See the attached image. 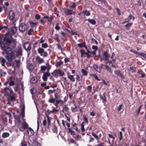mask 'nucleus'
Listing matches in <instances>:
<instances>
[{"mask_svg": "<svg viewBox=\"0 0 146 146\" xmlns=\"http://www.w3.org/2000/svg\"><path fill=\"white\" fill-rule=\"evenodd\" d=\"M54 98H51L49 99L48 101H50L51 100H55L58 99L60 98L59 96L58 95V94L56 92H55L54 93Z\"/></svg>", "mask_w": 146, "mask_h": 146, "instance_id": "19", "label": "nucleus"}, {"mask_svg": "<svg viewBox=\"0 0 146 146\" xmlns=\"http://www.w3.org/2000/svg\"><path fill=\"white\" fill-rule=\"evenodd\" d=\"M127 23H128L125 26V27L127 29H128V27H131L133 24V23L132 22L129 23L128 22Z\"/></svg>", "mask_w": 146, "mask_h": 146, "instance_id": "41", "label": "nucleus"}, {"mask_svg": "<svg viewBox=\"0 0 146 146\" xmlns=\"http://www.w3.org/2000/svg\"><path fill=\"white\" fill-rule=\"evenodd\" d=\"M37 78L36 77L34 76L31 78L30 82L32 84L36 83L37 81Z\"/></svg>", "mask_w": 146, "mask_h": 146, "instance_id": "25", "label": "nucleus"}, {"mask_svg": "<svg viewBox=\"0 0 146 146\" xmlns=\"http://www.w3.org/2000/svg\"><path fill=\"white\" fill-rule=\"evenodd\" d=\"M14 94L10 95L8 96V99L12 102H14L16 100V98L14 96Z\"/></svg>", "mask_w": 146, "mask_h": 146, "instance_id": "17", "label": "nucleus"}, {"mask_svg": "<svg viewBox=\"0 0 146 146\" xmlns=\"http://www.w3.org/2000/svg\"><path fill=\"white\" fill-rule=\"evenodd\" d=\"M99 96L100 99L102 100V103L104 104H105L107 101L106 93L104 92L102 95L101 93H100L99 94Z\"/></svg>", "mask_w": 146, "mask_h": 146, "instance_id": "7", "label": "nucleus"}, {"mask_svg": "<svg viewBox=\"0 0 146 146\" xmlns=\"http://www.w3.org/2000/svg\"><path fill=\"white\" fill-rule=\"evenodd\" d=\"M25 105L24 104L23 105L21 109L20 115L23 118L25 116Z\"/></svg>", "mask_w": 146, "mask_h": 146, "instance_id": "16", "label": "nucleus"}, {"mask_svg": "<svg viewBox=\"0 0 146 146\" xmlns=\"http://www.w3.org/2000/svg\"><path fill=\"white\" fill-rule=\"evenodd\" d=\"M14 117L15 119L17 120H19V119H20L21 118V116L20 115H14Z\"/></svg>", "mask_w": 146, "mask_h": 146, "instance_id": "50", "label": "nucleus"}, {"mask_svg": "<svg viewBox=\"0 0 146 146\" xmlns=\"http://www.w3.org/2000/svg\"><path fill=\"white\" fill-rule=\"evenodd\" d=\"M62 78L64 79V82H66L67 84H69V83L68 82V80L66 79V77H62Z\"/></svg>", "mask_w": 146, "mask_h": 146, "instance_id": "64", "label": "nucleus"}, {"mask_svg": "<svg viewBox=\"0 0 146 146\" xmlns=\"http://www.w3.org/2000/svg\"><path fill=\"white\" fill-rule=\"evenodd\" d=\"M92 86V85H89L88 86L86 87V89L89 93L91 92Z\"/></svg>", "mask_w": 146, "mask_h": 146, "instance_id": "36", "label": "nucleus"}, {"mask_svg": "<svg viewBox=\"0 0 146 146\" xmlns=\"http://www.w3.org/2000/svg\"><path fill=\"white\" fill-rule=\"evenodd\" d=\"M92 49L94 50L97 51L98 50V47L95 45H93L92 46Z\"/></svg>", "mask_w": 146, "mask_h": 146, "instance_id": "60", "label": "nucleus"}, {"mask_svg": "<svg viewBox=\"0 0 146 146\" xmlns=\"http://www.w3.org/2000/svg\"><path fill=\"white\" fill-rule=\"evenodd\" d=\"M36 61L39 63H42L44 61V60L41 58L39 56H37L36 58Z\"/></svg>", "mask_w": 146, "mask_h": 146, "instance_id": "22", "label": "nucleus"}, {"mask_svg": "<svg viewBox=\"0 0 146 146\" xmlns=\"http://www.w3.org/2000/svg\"><path fill=\"white\" fill-rule=\"evenodd\" d=\"M69 110V108L66 105H65L63 107V110H64L65 111H68Z\"/></svg>", "mask_w": 146, "mask_h": 146, "instance_id": "59", "label": "nucleus"}, {"mask_svg": "<svg viewBox=\"0 0 146 146\" xmlns=\"http://www.w3.org/2000/svg\"><path fill=\"white\" fill-rule=\"evenodd\" d=\"M77 45L80 48H82L83 47H84L85 48H87V46L86 44V42L85 40H84V41L82 43L78 44Z\"/></svg>", "mask_w": 146, "mask_h": 146, "instance_id": "20", "label": "nucleus"}, {"mask_svg": "<svg viewBox=\"0 0 146 146\" xmlns=\"http://www.w3.org/2000/svg\"><path fill=\"white\" fill-rule=\"evenodd\" d=\"M15 62L16 63V67H19L20 65V62L19 60H15Z\"/></svg>", "mask_w": 146, "mask_h": 146, "instance_id": "58", "label": "nucleus"}, {"mask_svg": "<svg viewBox=\"0 0 146 146\" xmlns=\"http://www.w3.org/2000/svg\"><path fill=\"white\" fill-rule=\"evenodd\" d=\"M71 4L72 5H70L69 6V7L70 8H72L73 9L75 8L76 6L75 3L72 2Z\"/></svg>", "mask_w": 146, "mask_h": 146, "instance_id": "48", "label": "nucleus"}, {"mask_svg": "<svg viewBox=\"0 0 146 146\" xmlns=\"http://www.w3.org/2000/svg\"><path fill=\"white\" fill-rule=\"evenodd\" d=\"M136 68L135 67V66H131L130 67V70L132 71V72L133 73L134 72H135Z\"/></svg>", "mask_w": 146, "mask_h": 146, "instance_id": "49", "label": "nucleus"}, {"mask_svg": "<svg viewBox=\"0 0 146 146\" xmlns=\"http://www.w3.org/2000/svg\"><path fill=\"white\" fill-rule=\"evenodd\" d=\"M9 84L10 86H13L15 85V82L11 80L10 81Z\"/></svg>", "mask_w": 146, "mask_h": 146, "instance_id": "62", "label": "nucleus"}, {"mask_svg": "<svg viewBox=\"0 0 146 146\" xmlns=\"http://www.w3.org/2000/svg\"><path fill=\"white\" fill-rule=\"evenodd\" d=\"M10 135L9 133L8 132H4L2 135V137L5 138L8 137Z\"/></svg>", "mask_w": 146, "mask_h": 146, "instance_id": "30", "label": "nucleus"}, {"mask_svg": "<svg viewBox=\"0 0 146 146\" xmlns=\"http://www.w3.org/2000/svg\"><path fill=\"white\" fill-rule=\"evenodd\" d=\"M41 16L40 15L38 14H36L35 15V19L36 20H39L40 19Z\"/></svg>", "mask_w": 146, "mask_h": 146, "instance_id": "54", "label": "nucleus"}, {"mask_svg": "<svg viewBox=\"0 0 146 146\" xmlns=\"http://www.w3.org/2000/svg\"><path fill=\"white\" fill-rule=\"evenodd\" d=\"M60 73V69L58 70H54L53 72L52 73V75L54 77L57 78L59 74Z\"/></svg>", "mask_w": 146, "mask_h": 146, "instance_id": "15", "label": "nucleus"}, {"mask_svg": "<svg viewBox=\"0 0 146 146\" xmlns=\"http://www.w3.org/2000/svg\"><path fill=\"white\" fill-rule=\"evenodd\" d=\"M22 126L23 128L25 129H28V128L29 125L25 121L22 123Z\"/></svg>", "mask_w": 146, "mask_h": 146, "instance_id": "23", "label": "nucleus"}, {"mask_svg": "<svg viewBox=\"0 0 146 146\" xmlns=\"http://www.w3.org/2000/svg\"><path fill=\"white\" fill-rule=\"evenodd\" d=\"M77 107L75 104H74L73 106L71 107V110L72 112H74L77 111Z\"/></svg>", "mask_w": 146, "mask_h": 146, "instance_id": "40", "label": "nucleus"}, {"mask_svg": "<svg viewBox=\"0 0 146 146\" xmlns=\"http://www.w3.org/2000/svg\"><path fill=\"white\" fill-rule=\"evenodd\" d=\"M72 128L74 129H75L76 131L78 132H80V130H78L77 126H76V127H73Z\"/></svg>", "mask_w": 146, "mask_h": 146, "instance_id": "63", "label": "nucleus"}, {"mask_svg": "<svg viewBox=\"0 0 146 146\" xmlns=\"http://www.w3.org/2000/svg\"><path fill=\"white\" fill-rule=\"evenodd\" d=\"M5 92L7 95L8 96L10 95L15 94L9 86L5 87L4 88Z\"/></svg>", "mask_w": 146, "mask_h": 146, "instance_id": "4", "label": "nucleus"}, {"mask_svg": "<svg viewBox=\"0 0 146 146\" xmlns=\"http://www.w3.org/2000/svg\"><path fill=\"white\" fill-rule=\"evenodd\" d=\"M27 29V26L24 23H22L20 24L19 26V31L21 33H23Z\"/></svg>", "mask_w": 146, "mask_h": 146, "instance_id": "3", "label": "nucleus"}, {"mask_svg": "<svg viewBox=\"0 0 146 146\" xmlns=\"http://www.w3.org/2000/svg\"><path fill=\"white\" fill-rule=\"evenodd\" d=\"M93 67L97 72V70H98V67L97 64H94L93 65Z\"/></svg>", "mask_w": 146, "mask_h": 146, "instance_id": "47", "label": "nucleus"}, {"mask_svg": "<svg viewBox=\"0 0 146 146\" xmlns=\"http://www.w3.org/2000/svg\"><path fill=\"white\" fill-rule=\"evenodd\" d=\"M64 11L65 14L67 15H73L75 13V12L73 11L72 10L68 9H65Z\"/></svg>", "mask_w": 146, "mask_h": 146, "instance_id": "12", "label": "nucleus"}, {"mask_svg": "<svg viewBox=\"0 0 146 146\" xmlns=\"http://www.w3.org/2000/svg\"><path fill=\"white\" fill-rule=\"evenodd\" d=\"M41 46L42 48H39L37 49L38 53L40 54V56H42L43 57H46L48 55L47 52L45 51L44 49L42 48H46L48 47V45L46 43H43L42 44Z\"/></svg>", "mask_w": 146, "mask_h": 146, "instance_id": "1", "label": "nucleus"}, {"mask_svg": "<svg viewBox=\"0 0 146 146\" xmlns=\"http://www.w3.org/2000/svg\"><path fill=\"white\" fill-rule=\"evenodd\" d=\"M83 120L87 124L88 123V118L86 116L84 115L83 116Z\"/></svg>", "mask_w": 146, "mask_h": 146, "instance_id": "45", "label": "nucleus"}, {"mask_svg": "<svg viewBox=\"0 0 146 146\" xmlns=\"http://www.w3.org/2000/svg\"><path fill=\"white\" fill-rule=\"evenodd\" d=\"M65 30L69 33H71L72 35H77V32H74L71 29V28L70 26H66L65 28Z\"/></svg>", "mask_w": 146, "mask_h": 146, "instance_id": "8", "label": "nucleus"}, {"mask_svg": "<svg viewBox=\"0 0 146 146\" xmlns=\"http://www.w3.org/2000/svg\"><path fill=\"white\" fill-rule=\"evenodd\" d=\"M48 102L50 103L53 104L54 106H56V108L57 109L58 107V105L59 106H61L63 104V101L62 100L57 99L55 100H51L48 101Z\"/></svg>", "mask_w": 146, "mask_h": 146, "instance_id": "2", "label": "nucleus"}, {"mask_svg": "<svg viewBox=\"0 0 146 146\" xmlns=\"http://www.w3.org/2000/svg\"><path fill=\"white\" fill-rule=\"evenodd\" d=\"M22 55V52L21 48H18L17 51V56H19Z\"/></svg>", "mask_w": 146, "mask_h": 146, "instance_id": "27", "label": "nucleus"}, {"mask_svg": "<svg viewBox=\"0 0 146 146\" xmlns=\"http://www.w3.org/2000/svg\"><path fill=\"white\" fill-rule=\"evenodd\" d=\"M86 20L88 21L92 25H95L96 23V21L92 19L89 18L88 19H86Z\"/></svg>", "mask_w": 146, "mask_h": 146, "instance_id": "26", "label": "nucleus"}, {"mask_svg": "<svg viewBox=\"0 0 146 146\" xmlns=\"http://www.w3.org/2000/svg\"><path fill=\"white\" fill-rule=\"evenodd\" d=\"M114 72L116 75L120 77L121 79H124L125 78V77L123 74H122V72L120 71L115 70Z\"/></svg>", "mask_w": 146, "mask_h": 146, "instance_id": "10", "label": "nucleus"}, {"mask_svg": "<svg viewBox=\"0 0 146 146\" xmlns=\"http://www.w3.org/2000/svg\"><path fill=\"white\" fill-rule=\"evenodd\" d=\"M59 24L57 23L56 24V26H55V29L56 30H58L60 29V27L59 26Z\"/></svg>", "mask_w": 146, "mask_h": 146, "instance_id": "55", "label": "nucleus"}, {"mask_svg": "<svg viewBox=\"0 0 146 146\" xmlns=\"http://www.w3.org/2000/svg\"><path fill=\"white\" fill-rule=\"evenodd\" d=\"M63 62L60 60L58 62H57L56 64V66L57 67H60L62 64H63Z\"/></svg>", "mask_w": 146, "mask_h": 146, "instance_id": "33", "label": "nucleus"}, {"mask_svg": "<svg viewBox=\"0 0 146 146\" xmlns=\"http://www.w3.org/2000/svg\"><path fill=\"white\" fill-rule=\"evenodd\" d=\"M43 19H48V21L49 23H51L52 21L53 18L51 17H49L48 16L46 15L44 16L43 17Z\"/></svg>", "mask_w": 146, "mask_h": 146, "instance_id": "28", "label": "nucleus"}, {"mask_svg": "<svg viewBox=\"0 0 146 146\" xmlns=\"http://www.w3.org/2000/svg\"><path fill=\"white\" fill-rule=\"evenodd\" d=\"M46 115L47 118V121L48 122V125H49L50 123V117H49L48 115L46 114Z\"/></svg>", "mask_w": 146, "mask_h": 146, "instance_id": "57", "label": "nucleus"}, {"mask_svg": "<svg viewBox=\"0 0 146 146\" xmlns=\"http://www.w3.org/2000/svg\"><path fill=\"white\" fill-rule=\"evenodd\" d=\"M66 125L68 127V132L70 133L71 135H75V132L74 131L72 130V128H70V124L69 123H68L67 122H66Z\"/></svg>", "mask_w": 146, "mask_h": 146, "instance_id": "13", "label": "nucleus"}, {"mask_svg": "<svg viewBox=\"0 0 146 146\" xmlns=\"http://www.w3.org/2000/svg\"><path fill=\"white\" fill-rule=\"evenodd\" d=\"M102 56L104 58V60L106 61L108 60L110 57V55L107 51H104L102 53Z\"/></svg>", "mask_w": 146, "mask_h": 146, "instance_id": "11", "label": "nucleus"}, {"mask_svg": "<svg viewBox=\"0 0 146 146\" xmlns=\"http://www.w3.org/2000/svg\"><path fill=\"white\" fill-rule=\"evenodd\" d=\"M81 72L82 73L84 76H87L88 75V72L84 69H82L81 70Z\"/></svg>", "mask_w": 146, "mask_h": 146, "instance_id": "35", "label": "nucleus"}, {"mask_svg": "<svg viewBox=\"0 0 146 146\" xmlns=\"http://www.w3.org/2000/svg\"><path fill=\"white\" fill-rule=\"evenodd\" d=\"M24 48L27 51H30L31 49V42L30 41L25 42L23 44Z\"/></svg>", "mask_w": 146, "mask_h": 146, "instance_id": "5", "label": "nucleus"}, {"mask_svg": "<svg viewBox=\"0 0 146 146\" xmlns=\"http://www.w3.org/2000/svg\"><path fill=\"white\" fill-rule=\"evenodd\" d=\"M30 92L32 95L35 94L36 92V90L34 88H33L30 90Z\"/></svg>", "mask_w": 146, "mask_h": 146, "instance_id": "38", "label": "nucleus"}, {"mask_svg": "<svg viewBox=\"0 0 146 146\" xmlns=\"http://www.w3.org/2000/svg\"><path fill=\"white\" fill-rule=\"evenodd\" d=\"M90 77H93L96 80H97L98 81H100V80L98 78L96 74H90Z\"/></svg>", "mask_w": 146, "mask_h": 146, "instance_id": "32", "label": "nucleus"}, {"mask_svg": "<svg viewBox=\"0 0 146 146\" xmlns=\"http://www.w3.org/2000/svg\"><path fill=\"white\" fill-rule=\"evenodd\" d=\"M21 144L22 146H27V142L24 140L22 141Z\"/></svg>", "mask_w": 146, "mask_h": 146, "instance_id": "52", "label": "nucleus"}, {"mask_svg": "<svg viewBox=\"0 0 146 146\" xmlns=\"http://www.w3.org/2000/svg\"><path fill=\"white\" fill-rule=\"evenodd\" d=\"M82 12L84 13L86 16H89L91 15L90 11H88L87 10H84L82 11Z\"/></svg>", "mask_w": 146, "mask_h": 146, "instance_id": "31", "label": "nucleus"}, {"mask_svg": "<svg viewBox=\"0 0 146 146\" xmlns=\"http://www.w3.org/2000/svg\"><path fill=\"white\" fill-rule=\"evenodd\" d=\"M34 30L32 28L30 29L28 31V35H32L33 32Z\"/></svg>", "mask_w": 146, "mask_h": 146, "instance_id": "44", "label": "nucleus"}, {"mask_svg": "<svg viewBox=\"0 0 146 146\" xmlns=\"http://www.w3.org/2000/svg\"><path fill=\"white\" fill-rule=\"evenodd\" d=\"M105 69L108 71L109 72L111 73H112L113 71L111 70V68L107 64L105 65Z\"/></svg>", "mask_w": 146, "mask_h": 146, "instance_id": "29", "label": "nucleus"}, {"mask_svg": "<svg viewBox=\"0 0 146 146\" xmlns=\"http://www.w3.org/2000/svg\"><path fill=\"white\" fill-rule=\"evenodd\" d=\"M9 19L11 20L15 18V13L14 12L12 11H10L9 14Z\"/></svg>", "mask_w": 146, "mask_h": 146, "instance_id": "21", "label": "nucleus"}, {"mask_svg": "<svg viewBox=\"0 0 146 146\" xmlns=\"http://www.w3.org/2000/svg\"><path fill=\"white\" fill-rule=\"evenodd\" d=\"M50 75V73L44 72V73L43 76L42 77V79L44 81H46L47 80V77H49Z\"/></svg>", "mask_w": 146, "mask_h": 146, "instance_id": "14", "label": "nucleus"}, {"mask_svg": "<svg viewBox=\"0 0 146 146\" xmlns=\"http://www.w3.org/2000/svg\"><path fill=\"white\" fill-rule=\"evenodd\" d=\"M76 79L77 82H80L81 81V79L80 78L79 75L78 74L76 75Z\"/></svg>", "mask_w": 146, "mask_h": 146, "instance_id": "53", "label": "nucleus"}, {"mask_svg": "<svg viewBox=\"0 0 146 146\" xmlns=\"http://www.w3.org/2000/svg\"><path fill=\"white\" fill-rule=\"evenodd\" d=\"M0 74L1 76H5L6 74V72H4L2 69H0Z\"/></svg>", "mask_w": 146, "mask_h": 146, "instance_id": "42", "label": "nucleus"}, {"mask_svg": "<svg viewBox=\"0 0 146 146\" xmlns=\"http://www.w3.org/2000/svg\"><path fill=\"white\" fill-rule=\"evenodd\" d=\"M119 133L120 135V137L119 138V139L120 141H121L123 139V137L122 136V133L121 131H120Z\"/></svg>", "mask_w": 146, "mask_h": 146, "instance_id": "61", "label": "nucleus"}, {"mask_svg": "<svg viewBox=\"0 0 146 146\" xmlns=\"http://www.w3.org/2000/svg\"><path fill=\"white\" fill-rule=\"evenodd\" d=\"M46 69V67L45 66H41L40 71L42 73H44V71Z\"/></svg>", "mask_w": 146, "mask_h": 146, "instance_id": "37", "label": "nucleus"}, {"mask_svg": "<svg viewBox=\"0 0 146 146\" xmlns=\"http://www.w3.org/2000/svg\"><path fill=\"white\" fill-rule=\"evenodd\" d=\"M67 76L68 78L70 79L71 81L74 82L75 81V79L74 76L70 75L68 73L67 74Z\"/></svg>", "mask_w": 146, "mask_h": 146, "instance_id": "24", "label": "nucleus"}, {"mask_svg": "<svg viewBox=\"0 0 146 146\" xmlns=\"http://www.w3.org/2000/svg\"><path fill=\"white\" fill-rule=\"evenodd\" d=\"M80 52L81 54V57H86L85 55H86V57L87 58L89 59L92 56L90 54H88L87 52H86L85 50H84L80 49Z\"/></svg>", "mask_w": 146, "mask_h": 146, "instance_id": "6", "label": "nucleus"}, {"mask_svg": "<svg viewBox=\"0 0 146 146\" xmlns=\"http://www.w3.org/2000/svg\"><path fill=\"white\" fill-rule=\"evenodd\" d=\"M29 23L31 27L33 28L37 25L38 22L34 23L33 21H30L29 22Z\"/></svg>", "mask_w": 146, "mask_h": 146, "instance_id": "34", "label": "nucleus"}, {"mask_svg": "<svg viewBox=\"0 0 146 146\" xmlns=\"http://www.w3.org/2000/svg\"><path fill=\"white\" fill-rule=\"evenodd\" d=\"M6 60L5 58L2 57H0V62H6Z\"/></svg>", "mask_w": 146, "mask_h": 146, "instance_id": "56", "label": "nucleus"}, {"mask_svg": "<svg viewBox=\"0 0 146 146\" xmlns=\"http://www.w3.org/2000/svg\"><path fill=\"white\" fill-rule=\"evenodd\" d=\"M123 108V104H121L120 105H119L117 108V110L118 111H119L122 109V108Z\"/></svg>", "mask_w": 146, "mask_h": 146, "instance_id": "43", "label": "nucleus"}, {"mask_svg": "<svg viewBox=\"0 0 146 146\" xmlns=\"http://www.w3.org/2000/svg\"><path fill=\"white\" fill-rule=\"evenodd\" d=\"M55 89L53 90H49L48 92V95L53 93L55 92Z\"/></svg>", "mask_w": 146, "mask_h": 146, "instance_id": "51", "label": "nucleus"}, {"mask_svg": "<svg viewBox=\"0 0 146 146\" xmlns=\"http://www.w3.org/2000/svg\"><path fill=\"white\" fill-rule=\"evenodd\" d=\"M27 131L28 133V135L29 137L32 136L34 133V131L31 127L28 128Z\"/></svg>", "mask_w": 146, "mask_h": 146, "instance_id": "18", "label": "nucleus"}, {"mask_svg": "<svg viewBox=\"0 0 146 146\" xmlns=\"http://www.w3.org/2000/svg\"><path fill=\"white\" fill-rule=\"evenodd\" d=\"M46 65L47 66L46 67L47 72L46 73H49V71L51 68V66L50 65L49 63H47L46 64Z\"/></svg>", "mask_w": 146, "mask_h": 146, "instance_id": "39", "label": "nucleus"}, {"mask_svg": "<svg viewBox=\"0 0 146 146\" xmlns=\"http://www.w3.org/2000/svg\"><path fill=\"white\" fill-rule=\"evenodd\" d=\"M92 136L94 137V138L96 139L97 140H99V138L98 135H96L93 132H92Z\"/></svg>", "mask_w": 146, "mask_h": 146, "instance_id": "46", "label": "nucleus"}, {"mask_svg": "<svg viewBox=\"0 0 146 146\" xmlns=\"http://www.w3.org/2000/svg\"><path fill=\"white\" fill-rule=\"evenodd\" d=\"M129 51L131 52H132L134 54H137L138 56H141L144 58H145L146 59V54L144 53H139L138 52H136L135 51H133L131 49L129 50Z\"/></svg>", "mask_w": 146, "mask_h": 146, "instance_id": "9", "label": "nucleus"}]
</instances>
